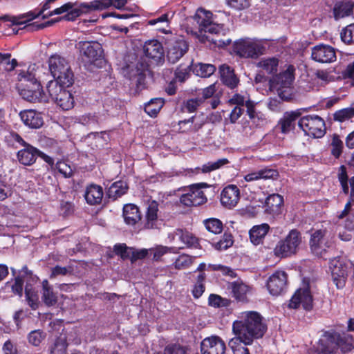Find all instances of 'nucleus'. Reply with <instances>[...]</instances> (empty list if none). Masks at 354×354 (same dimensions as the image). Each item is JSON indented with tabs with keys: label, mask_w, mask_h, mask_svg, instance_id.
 <instances>
[{
	"label": "nucleus",
	"mask_w": 354,
	"mask_h": 354,
	"mask_svg": "<svg viewBox=\"0 0 354 354\" xmlns=\"http://www.w3.org/2000/svg\"><path fill=\"white\" fill-rule=\"evenodd\" d=\"M232 329L238 339L244 344H250L254 339L263 336L267 326L261 315L257 311H244L239 319L233 322Z\"/></svg>",
	"instance_id": "f257e3e1"
},
{
	"label": "nucleus",
	"mask_w": 354,
	"mask_h": 354,
	"mask_svg": "<svg viewBox=\"0 0 354 354\" xmlns=\"http://www.w3.org/2000/svg\"><path fill=\"white\" fill-rule=\"evenodd\" d=\"M39 66L31 64L27 71H21L18 73L19 82L18 88L20 95L30 102H48V95L43 92L40 83L37 81V75Z\"/></svg>",
	"instance_id": "f03ea898"
},
{
	"label": "nucleus",
	"mask_w": 354,
	"mask_h": 354,
	"mask_svg": "<svg viewBox=\"0 0 354 354\" xmlns=\"http://www.w3.org/2000/svg\"><path fill=\"white\" fill-rule=\"evenodd\" d=\"M338 178L345 194H348L349 189H351L350 199L346 204L344 209L338 215V218L342 219L346 217L345 228L353 232L354 231V177L348 179L346 167L342 165L339 167Z\"/></svg>",
	"instance_id": "7ed1b4c3"
},
{
	"label": "nucleus",
	"mask_w": 354,
	"mask_h": 354,
	"mask_svg": "<svg viewBox=\"0 0 354 354\" xmlns=\"http://www.w3.org/2000/svg\"><path fill=\"white\" fill-rule=\"evenodd\" d=\"M293 73V66H288L286 70L270 80V89L275 91L279 97L283 100H289L292 97Z\"/></svg>",
	"instance_id": "20e7f679"
},
{
	"label": "nucleus",
	"mask_w": 354,
	"mask_h": 354,
	"mask_svg": "<svg viewBox=\"0 0 354 354\" xmlns=\"http://www.w3.org/2000/svg\"><path fill=\"white\" fill-rule=\"evenodd\" d=\"M57 0H46L42 6V8L37 15H43L44 18H47L53 15H59L65 14L63 18L66 21H74L82 14L80 8L77 5L68 2L59 7H55Z\"/></svg>",
	"instance_id": "39448f33"
},
{
	"label": "nucleus",
	"mask_w": 354,
	"mask_h": 354,
	"mask_svg": "<svg viewBox=\"0 0 354 354\" xmlns=\"http://www.w3.org/2000/svg\"><path fill=\"white\" fill-rule=\"evenodd\" d=\"M303 243L301 234L297 230H292L286 236L280 240L274 249V254L280 258H286L296 254Z\"/></svg>",
	"instance_id": "423d86ee"
},
{
	"label": "nucleus",
	"mask_w": 354,
	"mask_h": 354,
	"mask_svg": "<svg viewBox=\"0 0 354 354\" xmlns=\"http://www.w3.org/2000/svg\"><path fill=\"white\" fill-rule=\"evenodd\" d=\"M333 228L315 230L310 236L309 245L311 252L317 257H323L334 243Z\"/></svg>",
	"instance_id": "0eeeda50"
},
{
	"label": "nucleus",
	"mask_w": 354,
	"mask_h": 354,
	"mask_svg": "<svg viewBox=\"0 0 354 354\" xmlns=\"http://www.w3.org/2000/svg\"><path fill=\"white\" fill-rule=\"evenodd\" d=\"M48 67L55 80H59L64 84H73V73L68 62L64 57L57 54L52 55L48 59Z\"/></svg>",
	"instance_id": "6e6552de"
},
{
	"label": "nucleus",
	"mask_w": 354,
	"mask_h": 354,
	"mask_svg": "<svg viewBox=\"0 0 354 354\" xmlns=\"http://www.w3.org/2000/svg\"><path fill=\"white\" fill-rule=\"evenodd\" d=\"M265 50L261 41L250 38L240 39L234 46V52L245 58H257L263 55Z\"/></svg>",
	"instance_id": "1a4fd4ad"
},
{
	"label": "nucleus",
	"mask_w": 354,
	"mask_h": 354,
	"mask_svg": "<svg viewBox=\"0 0 354 354\" xmlns=\"http://www.w3.org/2000/svg\"><path fill=\"white\" fill-rule=\"evenodd\" d=\"M298 124L306 135L313 138H322L326 133L325 122L317 115L302 117Z\"/></svg>",
	"instance_id": "9d476101"
},
{
	"label": "nucleus",
	"mask_w": 354,
	"mask_h": 354,
	"mask_svg": "<svg viewBox=\"0 0 354 354\" xmlns=\"http://www.w3.org/2000/svg\"><path fill=\"white\" fill-rule=\"evenodd\" d=\"M82 62L85 64L97 65V62L101 63L103 50L100 43L96 41H80L77 44Z\"/></svg>",
	"instance_id": "9b49d317"
},
{
	"label": "nucleus",
	"mask_w": 354,
	"mask_h": 354,
	"mask_svg": "<svg viewBox=\"0 0 354 354\" xmlns=\"http://www.w3.org/2000/svg\"><path fill=\"white\" fill-rule=\"evenodd\" d=\"M212 14L209 11H207L204 9H198L197 10L196 18L197 23L200 26V30L205 33H209L212 35H224L225 34V30L223 26L220 24H214L212 21Z\"/></svg>",
	"instance_id": "f8f14e48"
},
{
	"label": "nucleus",
	"mask_w": 354,
	"mask_h": 354,
	"mask_svg": "<svg viewBox=\"0 0 354 354\" xmlns=\"http://www.w3.org/2000/svg\"><path fill=\"white\" fill-rule=\"evenodd\" d=\"M202 186H206V184L201 183L191 185L187 192L180 196V203L187 207L198 206L205 203L207 198L201 189Z\"/></svg>",
	"instance_id": "ddd939ff"
},
{
	"label": "nucleus",
	"mask_w": 354,
	"mask_h": 354,
	"mask_svg": "<svg viewBox=\"0 0 354 354\" xmlns=\"http://www.w3.org/2000/svg\"><path fill=\"white\" fill-rule=\"evenodd\" d=\"M306 310H310L313 306V298L310 291L308 285H304L299 288L290 300L288 307L298 308L300 306Z\"/></svg>",
	"instance_id": "4468645a"
},
{
	"label": "nucleus",
	"mask_w": 354,
	"mask_h": 354,
	"mask_svg": "<svg viewBox=\"0 0 354 354\" xmlns=\"http://www.w3.org/2000/svg\"><path fill=\"white\" fill-rule=\"evenodd\" d=\"M329 269L333 283L337 288H342L346 284L348 277L347 266L339 258H334L330 261Z\"/></svg>",
	"instance_id": "2eb2a0df"
},
{
	"label": "nucleus",
	"mask_w": 354,
	"mask_h": 354,
	"mask_svg": "<svg viewBox=\"0 0 354 354\" xmlns=\"http://www.w3.org/2000/svg\"><path fill=\"white\" fill-rule=\"evenodd\" d=\"M188 45L186 41L180 37L168 41L167 57L169 62H177L187 51Z\"/></svg>",
	"instance_id": "dca6fc26"
},
{
	"label": "nucleus",
	"mask_w": 354,
	"mask_h": 354,
	"mask_svg": "<svg viewBox=\"0 0 354 354\" xmlns=\"http://www.w3.org/2000/svg\"><path fill=\"white\" fill-rule=\"evenodd\" d=\"M311 57L317 62L332 63L336 60V50L329 45H317L311 50Z\"/></svg>",
	"instance_id": "f3484780"
},
{
	"label": "nucleus",
	"mask_w": 354,
	"mask_h": 354,
	"mask_svg": "<svg viewBox=\"0 0 354 354\" xmlns=\"http://www.w3.org/2000/svg\"><path fill=\"white\" fill-rule=\"evenodd\" d=\"M225 344L218 336L205 338L201 344V354H224Z\"/></svg>",
	"instance_id": "a211bd4d"
},
{
	"label": "nucleus",
	"mask_w": 354,
	"mask_h": 354,
	"mask_svg": "<svg viewBox=\"0 0 354 354\" xmlns=\"http://www.w3.org/2000/svg\"><path fill=\"white\" fill-rule=\"evenodd\" d=\"M338 339L337 333H325L317 342L315 351L317 354H331L337 347Z\"/></svg>",
	"instance_id": "6ab92c4d"
},
{
	"label": "nucleus",
	"mask_w": 354,
	"mask_h": 354,
	"mask_svg": "<svg viewBox=\"0 0 354 354\" xmlns=\"http://www.w3.org/2000/svg\"><path fill=\"white\" fill-rule=\"evenodd\" d=\"M15 139L18 142L21 143L24 146V148L19 151L17 153L19 161L24 165H30L34 163L37 157L40 156L39 151L26 143L18 135L15 136Z\"/></svg>",
	"instance_id": "aec40b11"
},
{
	"label": "nucleus",
	"mask_w": 354,
	"mask_h": 354,
	"mask_svg": "<svg viewBox=\"0 0 354 354\" xmlns=\"http://www.w3.org/2000/svg\"><path fill=\"white\" fill-rule=\"evenodd\" d=\"M287 281V275L285 272L277 270L273 273L267 281V288L272 295H279L284 290Z\"/></svg>",
	"instance_id": "412c9836"
},
{
	"label": "nucleus",
	"mask_w": 354,
	"mask_h": 354,
	"mask_svg": "<svg viewBox=\"0 0 354 354\" xmlns=\"http://www.w3.org/2000/svg\"><path fill=\"white\" fill-rule=\"evenodd\" d=\"M239 199L240 191L234 185H229L225 187L221 194V204L229 209L234 207L238 204Z\"/></svg>",
	"instance_id": "4be33fe9"
},
{
	"label": "nucleus",
	"mask_w": 354,
	"mask_h": 354,
	"mask_svg": "<svg viewBox=\"0 0 354 354\" xmlns=\"http://www.w3.org/2000/svg\"><path fill=\"white\" fill-rule=\"evenodd\" d=\"M162 224V220L158 216V205L153 201L147 209L144 226L147 229H159Z\"/></svg>",
	"instance_id": "5701e85b"
},
{
	"label": "nucleus",
	"mask_w": 354,
	"mask_h": 354,
	"mask_svg": "<svg viewBox=\"0 0 354 354\" xmlns=\"http://www.w3.org/2000/svg\"><path fill=\"white\" fill-rule=\"evenodd\" d=\"M229 102L231 104H236V106L245 104L247 108L248 115L250 119L253 120L254 122H256V119H260V117H259L254 109L255 103L250 100V97L247 93L243 95L236 93L232 96Z\"/></svg>",
	"instance_id": "b1692460"
},
{
	"label": "nucleus",
	"mask_w": 354,
	"mask_h": 354,
	"mask_svg": "<svg viewBox=\"0 0 354 354\" xmlns=\"http://www.w3.org/2000/svg\"><path fill=\"white\" fill-rule=\"evenodd\" d=\"M19 117L26 126L32 129H39L44 124L41 113L32 109L21 111Z\"/></svg>",
	"instance_id": "393cba45"
},
{
	"label": "nucleus",
	"mask_w": 354,
	"mask_h": 354,
	"mask_svg": "<svg viewBox=\"0 0 354 354\" xmlns=\"http://www.w3.org/2000/svg\"><path fill=\"white\" fill-rule=\"evenodd\" d=\"M143 50L147 57L155 60L160 59L164 55L162 45L156 39L147 41L144 44Z\"/></svg>",
	"instance_id": "a878e982"
},
{
	"label": "nucleus",
	"mask_w": 354,
	"mask_h": 354,
	"mask_svg": "<svg viewBox=\"0 0 354 354\" xmlns=\"http://www.w3.org/2000/svg\"><path fill=\"white\" fill-rule=\"evenodd\" d=\"M104 196L103 189L101 186L91 184L85 191L84 197L90 205H97L102 202Z\"/></svg>",
	"instance_id": "bb28decb"
},
{
	"label": "nucleus",
	"mask_w": 354,
	"mask_h": 354,
	"mask_svg": "<svg viewBox=\"0 0 354 354\" xmlns=\"http://www.w3.org/2000/svg\"><path fill=\"white\" fill-rule=\"evenodd\" d=\"M123 217L126 224L134 225L141 219L138 207L133 204H127L123 207Z\"/></svg>",
	"instance_id": "cd10ccee"
},
{
	"label": "nucleus",
	"mask_w": 354,
	"mask_h": 354,
	"mask_svg": "<svg viewBox=\"0 0 354 354\" xmlns=\"http://www.w3.org/2000/svg\"><path fill=\"white\" fill-rule=\"evenodd\" d=\"M299 113L297 111L286 112L279 121L281 131L283 133L291 131L295 126V122L299 117Z\"/></svg>",
	"instance_id": "c85d7f7f"
},
{
	"label": "nucleus",
	"mask_w": 354,
	"mask_h": 354,
	"mask_svg": "<svg viewBox=\"0 0 354 354\" xmlns=\"http://www.w3.org/2000/svg\"><path fill=\"white\" fill-rule=\"evenodd\" d=\"M269 229L270 227L266 223L254 226L249 232L250 241L254 245H259L268 232Z\"/></svg>",
	"instance_id": "c756f323"
},
{
	"label": "nucleus",
	"mask_w": 354,
	"mask_h": 354,
	"mask_svg": "<svg viewBox=\"0 0 354 354\" xmlns=\"http://www.w3.org/2000/svg\"><path fill=\"white\" fill-rule=\"evenodd\" d=\"M219 72L223 82L227 86L233 88L237 86L239 80L234 73V71L227 65L220 66Z\"/></svg>",
	"instance_id": "7c9ffc66"
},
{
	"label": "nucleus",
	"mask_w": 354,
	"mask_h": 354,
	"mask_svg": "<svg viewBox=\"0 0 354 354\" xmlns=\"http://www.w3.org/2000/svg\"><path fill=\"white\" fill-rule=\"evenodd\" d=\"M277 176L276 170L271 169H261L258 171H252L244 176V180L246 182H252L260 179H269L273 178Z\"/></svg>",
	"instance_id": "2f4dec72"
},
{
	"label": "nucleus",
	"mask_w": 354,
	"mask_h": 354,
	"mask_svg": "<svg viewBox=\"0 0 354 354\" xmlns=\"http://www.w3.org/2000/svg\"><path fill=\"white\" fill-rule=\"evenodd\" d=\"M353 3L350 1L337 3L333 9L335 19L350 16L353 13Z\"/></svg>",
	"instance_id": "473e14b6"
},
{
	"label": "nucleus",
	"mask_w": 354,
	"mask_h": 354,
	"mask_svg": "<svg viewBox=\"0 0 354 354\" xmlns=\"http://www.w3.org/2000/svg\"><path fill=\"white\" fill-rule=\"evenodd\" d=\"M52 100L64 110H68L73 106V98L66 89L59 93L57 96L53 98Z\"/></svg>",
	"instance_id": "72a5a7b5"
},
{
	"label": "nucleus",
	"mask_w": 354,
	"mask_h": 354,
	"mask_svg": "<svg viewBox=\"0 0 354 354\" xmlns=\"http://www.w3.org/2000/svg\"><path fill=\"white\" fill-rule=\"evenodd\" d=\"M279 60L276 57H266L261 59L257 63V66L261 68L268 74H272L277 71Z\"/></svg>",
	"instance_id": "f704fd0d"
},
{
	"label": "nucleus",
	"mask_w": 354,
	"mask_h": 354,
	"mask_svg": "<svg viewBox=\"0 0 354 354\" xmlns=\"http://www.w3.org/2000/svg\"><path fill=\"white\" fill-rule=\"evenodd\" d=\"M43 292L42 300L44 304L48 306H53L57 303V297L53 292L52 287L48 284L46 280L42 283Z\"/></svg>",
	"instance_id": "c9c22d12"
},
{
	"label": "nucleus",
	"mask_w": 354,
	"mask_h": 354,
	"mask_svg": "<svg viewBox=\"0 0 354 354\" xmlns=\"http://www.w3.org/2000/svg\"><path fill=\"white\" fill-rule=\"evenodd\" d=\"M182 250L185 248L201 249L199 239L192 233L183 230Z\"/></svg>",
	"instance_id": "e433bc0d"
},
{
	"label": "nucleus",
	"mask_w": 354,
	"mask_h": 354,
	"mask_svg": "<svg viewBox=\"0 0 354 354\" xmlns=\"http://www.w3.org/2000/svg\"><path fill=\"white\" fill-rule=\"evenodd\" d=\"M204 252V250H201L198 255L194 257L186 254H180L174 263L175 268L178 270L187 268L193 263L195 258L202 257Z\"/></svg>",
	"instance_id": "4c0bfd02"
},
{
	"label": "nucleus",
	"mask_w": 354,
	"mask_h": 354,
	"mask_svg": "<svg viewBox=\"0 0 354 354\" xmlns=\"http://www.w3.org/2000/svg\"><path fill=\"white\" fill-rule=\"evenodd\" d=\"M216 70V67L210 64L198 63L193 66L192 71L194 74L201 77L211 76Z\"/></svg>",
	"instance_id": "58836bf2"
},
{
	"label": "nucleus",
	"mask_w": 354,
	"mask_h": 354,
	"mask_svg": "<svg viewBox=\"0 0 354 354\" xmlns=\"http://www.w3.org/2000/svg\"><path fill=\"white\" fill-rule=\"evenodd\" d=\"M71 85L64 84L59 80H50L47 85V91L48 93V98H54L57 96L59 93L64 91L66 88L69 87Z\"/></svg>",
	"instance_id": "ea45409f"
},
{
	"label": "nucleus",
	"mask_w": 354,
	"mask_h": 354,
	"mask_svg": "<svg viewBox=\"0 0 354 354\" xmlns=\"http://www.w3.org/2000/svg\"><path fill=\"white\" fill-rule=\"evenodd\" d=\"M182 229H176L168 234V241L173 245L170 248H174L175 253H178L180 250H182Z\"/></svg>",
	"instance_id": "a19ab883"
},
{
	"label": "nucleus",
	"mask_w": 354,
	"mask_h": 354,
	"mask_svg": "<svg viewBox=\"0 0 354 354\" xmlns=\"http://www.w3.org/2000/svg\"><path fill=\"white\" fill-rule=\"evenodd\" d=\"M232 292L236 300L244 301L247 299V295L250 292V288L243 283H234Z\"/></svg>",
	"instance_id": "79ce46f5"
},
{
	"label": "nucleus",
	"mask_w": 354,
	"mask_h": 354,
	"mask_svg": "<svg viewBox=\"0 0 354 354\" xmlns=\"http://www.w3.org/2000/svg\"><path fill=\"white\" fill-rule=\"evenodd\" d=\"M24 280L21 277H16L14 280L5 284L4 290L6 292H12L19 296L22 295Z\"/></svg>",
	"instance_id": "37998d69"
},
{
	"label": "nucleus",
	"mask_w": 354,
	"mask_h": 354,
	"mask_svg": "<svg viewBox=\"0 0 354 354\" xmlns=\"http://www.w3.org/2000/svg\"><path fill=\"white\" fill-rule=\"evenodd\" d=\"M110 0H95L87 3H82L77 6L81 8L82 13L83 8L91 10H102L110 8Z\"/></svg>",
	"instance_id": "c03bdc74"
},
{
	"label": "nucleus",
	"mask_w": 354,
	"mask_h": 354,
	"mask_svg": "<svg viewBox=\"0 0 354 354\" xmlns=\"http://www.w3.org/2000/svg\"><path fill=\"white\" fill-rule=\"evenodd\" d=\"M127 185L124 181H118L111 185L109 189L110 197L118 198L124 194L127 190Z\"/></svg>",
	"instance_id": "a18cd8bd"
},
{
	"label": "nucleus",
	"mask_w": 354,
	"mask_h": 354,
	"mask_svg": "<svg viewBox=\"0 0 354 354\" xmlns=\"http://www.w3.org/2000/svg\"><path fill=\"white\" fill-rule=\"evenodd\" d=\"M164 102L160 98L151 100L145 105V112L151 117L156 116L162 107Z\"/></svg>",
	"instance_id": "49530a36"
},
{
	"label": "nucleus",
	"mask_w": 354,
	"mask_h": 354,
	"mask_svg": "<svg viewBox=\"0 0 354 354\" xmlns=\"http://www.w3.org/2000/svg\"><path fill=\"white\" fill-rule=\"evenodd\" d=\"M228 162L229 161L227 158H221L214 162H208L206 164H204L201 168L198 167L196 168V169H200L202 173H209L220 169L223 166L227 165Z\"/></svg>",
	"instance_id": "de8ad7c7"
},
{
	"label": "nucleus",
	"mask_w": 354,
	"mask_h": 354,
	"mask_svg": "<svg viewBox=\"0 0 354 354\" xmlns=\"http://www.w3.org/2000/svg\"><path fill=\"white\" fill-rule=\"evenodd\" d=\"M339 339L336 340L337 342V347H339L343 353L351 351L354 348V340L348 335L341 336L337 334Z\"/></svg>",
	"instance_id": "09e8293b"
},
{
	"label": "nucleus",
	"mask_w": 354,
	"mask_h": 354,
	"mask_svg": "<svg viewBox=\"0 0 354 354\" xmlns=\"http://www.w3.org/2000/svg\"><path fill=\"white\" fill-rule=\"evenodd\" d=\"M204 223L206 229L213 234H219L223 230V223L217 218L207 219L204 221Z\"/></svg>",
	"instance_id": "8fccbe9b"
},
{
	"label": "nucleus",
	"mask_w": 354,
	"mask_h": 354,
	"mask_svg": "<svg viewBox=\"0 0 354 354\" xmlns=\"http://www.w3.org/2000/svg\"><path fill=\"white\" fill-rule=\"evenodd\" d=\"M150 254L153 255L154 261H159L161 257L167 253H175L174 248L164 245H158L155 248L149 249Z\"/></svg>",
	"instance_id": "3c124183"
},
{
	"label": "nucleus",
	"mask_w": 354,
	"mask_h": 354,
	"mask_svg": "<svg viewBox=\"0 0 354 354\" xmlns=\"http://www.w3.org/2000/svg\"><path fill=\"white\" fill-rule=\"evenodd\" d=\"M169 14L165 13L160 16L159 17H157L156 19H150L147 21L148 25L150 26H156V24H161L163 26L160 27H156V30H159L162 32H166L165 28L168 27L169 26Z\"/></svg>",
	"instance_id": "603ef678"
},
{
	"label": "nucleus",
	"mask_w": 354,
	"mask_h": 354,
	"mask_svg": "<svg viewBox=\"0 0 354 354\" xmlns=\"http://www.w3.org/2000/svg\"><path fill=\"white\" fill-rule=\"evenodd\" d=\"M209 305L214 308L227 307L230 304L228 299L223 298L215 294H211L208 299Z\"/></svg>",
	"instance_id": "864d4df0"
},
{
	"label": "nucleus",
	"mask_w": 354,
	"mask_h": 354,
	"mask_svg": "<svg viewBox=\"0 0 354 354\" xmlns=\"http://www.w3.org/2000/svg\"><path fill=\"white\" fill-rule=\"evenodd\" d=\"M25 293L29 305L32 308H35L37 306L38 296L37 291L31 284H26L25 287Z\"/></svg>",
	"instance_id": "5fc2aeb1"
},
{
	"label": "nucleus",
	"mask_w": 354,
	"mask_h": 354,
	"mask_svg": "<svg viewBox=\"0 0 354 354\" xmlns=\"http://www.w3.org/2000/svg\"><path fill=\"white\" fill-rule=\"evenodd\" d=\"M67 343L64 337H58L50 349L51 354H66Z\"/></svg>",
	"instance_id": "6e6d98bb"
},
{
	"label": "nucleus",
	"mask_w": 354,
	"mask_h": 354,
	"mask_svg": "<svg viewBox=\"0 0 354 354\" xmlns=\"http://www.w3.org/2000/svg\"><path fill=\"white\" fill-rule=\"evenodd\" d=\"M37 16V15H35L32 12H28L24 15L8 17V20L10 21L12 25L20 26L26 24L27 22L36 18Z\"/></svg>",
	"instance_id": "4d7b16f0"
},
{
	"label": "nucleus",
	"mask_w": 354,
	"mask_h": 354,
	"mask_svg": "<svg viewBox=\"0 0 354 354\" xmlns=\"http://www.w3.org/2000/svg\"><path fill=\"white\" fill-rule=\"evenodd\" d=\"M354 117V109L346 108L336 111L334 113L335 120L344 122Z\"/></svg>",
	"instance_id": "13d9d810"
},
{
	"label": "nucleus",
	"mask_w": 354,
	"mask_h": 354,
	"mask_svg": "<svg viewBox=\"0 0 354 354\" xmlns=\"http://www.w3.org/2000/svg\"><path fill=\"white\" fill-rule=\"evenodd\" d=\"M203 102V100L201 97L189 99L184 102L183 110L188 113H193Z\"/></svg>",
	"instance_id": "bf43d9fd"
},
{
	"label": "nucleus",
	"mask_w": 354,
	"mask_h": 354,
	"mask_svg": "<svg viewBox=\"0 0 354 354\" xmlns=\"http://www.w3.org/2000/svg\"><path fill=\"white\" fill-rule=\"evenodd\" d=\"M232 244L233 240L232 235L225 234L219 241L214 244V247L218 250H225L231 247Z\"/></svg>",
	"instance_id": "052dcab7"
},
{
	"label": "nucleus",
	"mask_w": 354,
	"mask_h": 354,
	"mask_svg": "<svg viewBox=\"0 0 354 354\" xmlns=\"http://www.w3.org/2000/svg\"><path fill=\"white\" fill-rule=\"evenodd\" d=\"M341 38L346 44L354 42V24L347 26L342 30Z\"/></svg>",
	"instance_id": "680f3d73"
},
{
	"label": "nucleus",
	"mask_w": 354,
	"mask_h": 354,
	"mask_svg": "<svg viewBox=\"0 0 354 354\" xmlns=\"http://www.w3.org/2000/svg\"><path fill=\"white\" fill-rule=\"evenodd\" d=\"M331 153L335 157L338 158L342 152L343 149V142L339 138V137L337 135H334L331 141Z\"/></svg>",
	"instance_id": "e2e57ef3"
},
{
	"label": "nucleus",
	"mask_w": 354,
	"mask_h": 354,
	"mask_svg": "<svg viewBox=\"0 0 354 354\" xmlns=\"http://www.w3.org/2000/svg\"><path fill=\"white\" fill-rule=\"evenodd\" d=\"M190 71V65H180L176 71V79L180 82L185 81L189 77Z\"/></svg>",
	"instance_id": "0e129e2a"
},
{
	"label": "nucleus",
	"mask_w": 354,
	"mask_h": 354,
	"mask_svg": "<svg viewBox=\"0 0 354 354\" xmlns=\"http://www.w3.org/2000/svg\"><path fill=\"white\" fill-rule=\"evenodd\" d=\"M10 54L0 53V64L5 65L6 71H12L17 66V60L15 59H10Z\"/></svg>",
	"instance_id": "69168bd1"
},
{
	"label": "nucleus",
	"mask_w": 354,
	"mask_h": 354,
	"mask_svg": "<svg viewBox=\"0 0 354 354\" xmlns=\"http://www.w3.org/2000/svg\"><path fill=\"white\" fill-rule=\"evenodd\" d=\"M251 0H226V3L230 8L241 10L248 8Z\"/></svg>",
	"instance_id": "338daca9"
},
{
	"label": "nucleus",
	"mask_w": 354,
	"mask_h": 354,
	"mask_svg": "<svg viewBox=\"0 0 354 354\" xmlns=\"http://www.w3.org/2000/svg\"><path fill=\"white\" fill-rule=\"evenodd\" d=\"M45 334L40 330H35L30 332L28 335V341L33 346H39L44 339Z\"/></svg>",
	"instance_id": "774afa93"
}]
</instances>
